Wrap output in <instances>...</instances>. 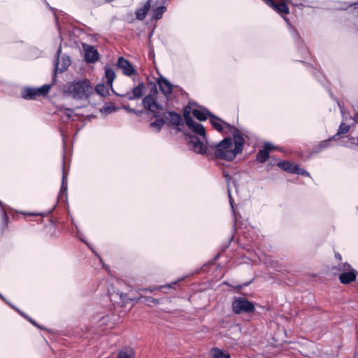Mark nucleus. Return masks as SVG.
Wrapping results in <instances>:
<instances>
[{"label":"nucleus","mask_w":358,"mask_h":358,"mask_svg":"<svg viewBox=\"0 0 358 358\" xmlns=\"http://www.w3.org/2000/svg\"><path fill=\"white\" fill-rule=\"evenodd\" d=\"M210 124L217 131L229 135L213 146L215 156L223 160H233L243 149L245 139L242 132L216 116L210 117Z\"/></svg>","instance_id":"f257e3e1"},{"label":"nucleus","mask_w":358,"mask_h":358,"mask_svg":"<svg viewBox=\"0 0 358 358\" xmlns=\"http://www.w3.org/2000/svg\"><path fill=\"white\" fill-rule=\"evenodd\" d=\"M190 113H192L199 120H205L209 117L213 116L210 114L206 109L203 108H194L189 106L184 110V117L186 122V124L194 133L199 135V136H190L189 141V146L191 150L199 154H205L207 151L206 131L203 126L199 122H195L192 117Z\"/></svg>","instance_id":"f03ea898"},{"label":"nucleus","mask_w":358,"mask_h":358,"mask_svg":"<svg viewBox=\"0 0 358 358\" xmlns=\"http://www.w3.org/2000/svg\"><path fill=\"white\" fill-rule=\"evenodd\" d=\"M64 92L73 99L87 101L94 94V88L89 80L82 79L68 83Z\"/></svg>","instance_id":"7ed1b4c3"},{"label":"nucleus","mask_w":358,"mask_h":358,"mask_svg":"<svg viewBox=\"0 0 358 358\" xmlns=\"http://www.w3.org/2000/svg\"><path fill=\"white\" fill-rule=\"evenodd\" d=\"M126 291L129 292V289L127 285L122 282H117L115 290H114L113 292H110L111 300L115 301L117 303H126L129 300H136V301H138L140 299H143L144 302L147 303L148 304L151 303L156 304L159 303L158 299L150 296H143L141 293H139V296L137 298L129 296L127 293H126Z\"/></svg>","instance_id":"20e7f679"},{"label":"nucleus","mask_w":358,"mask_h":358,"mask_svg":"<svg viewBox=\"0 0 358 358\" xmlns=\"http://www.w3.org/2000/svg\"><path fill=\"white\" fill-rule=\"evenodd\" d=\"M157 92L155 91L152 94L146 96L143 100V104L153 116L159 117L164 115L165 109L157 101Z\"/></svg>","instance_id":"39448f33"},{"label":"nucleus","mask_w":358,"mask_h":358,"mask_svg":"<svg viewBox=\"0 0 358 358\" xmlns=\"http://www.w3.org/2000/svg\"><path fill=\"white\" fill-rule=\"evenodd\" d=\"M231 308L236 314H250L254 313V303L245 297H234L231 303Z\"/></svg>","instance_id":"423d86ee"},{"label":"nucleus","mask_w":358,"mask_h":358,"mask_svg":"<svg viewBox=\"0 0 358 358\" xmlns=\"http://www.w3.org/2000/svg\"><path fill=\"white\" fill-rule=\"evenodd\" d=\"M50 89L49 85H43L38 88H25L22 92V96L25 99H34L38 96L46 95Z\"/></svg>","instance_id":"0eeeda50"},{"label":"nucleus","mask_w":358,"mask_h":358,"mask_svg":"<svg viewBox=\"0 0 358 358\" xmlns=\"http://www.w3.org/2000/svg\"><path fill=\"white\" fill-rule=\"evenodd\" d=\"M278 166L282 170L290 173L304 176H310V173L299 166L298 164L289 161H282L278 162Z\"/></svg>","instance_id":"6e6552de"},{"label":"nucleus","mask_w":358,"mask_h":358,"mask_svg":"<svg viewBox=\"0 0 358 358\" xmlns=\"http://www.w3.org/2000/svg\"><path fill=\"white\" fill-rule=\"evenodd\" d=\"M264 2L272 7L280 15L289 13V8L287 4L280 0H264Z\"/></svg>","instance_id":"1a4fd4ad"},{"label":"nucleus","mask_w":358,"mask_h":358,"mask_svg":"<svg viewBox=\"0 0 358 358\" xmlns=\"http://www.w3.org/2000/svg\"><path fill=\"white\" fill-rule=\"evenodd\" d=\"M117 67L120 69L122 73L127 76H131L136 74V71L132 64L123 57H120L118 59Z\"/></svg>","instance_id":"9d476101"},{"label":"nucleus","mask_w":358,"mask_h":358,"mask_svg":"<svg viewBox=\"0 0 358 358\" xmlns=\"http://www.w3.org/2000/svg\"><path fill=\"white\" fill-rule=\"evenodd\" d=\"M145 90V85L143 83L138 84L135 87L131 92H129L125 94V96L129 100H134L142 96Z\"/></svg>","instance_id":"9b49d317"},{"label":"nucleus","mask_w":358,"mask_h":358,"mask_svg":"<svg viewBox=\"0 0 358 358\" xmlns=\"http://www.w3.org/2000/svg\"><path fill=\"white\" fill-rule=\"evenodd\" d=\"M84 48L85 59L87 62H94L98 60L99 53L94 47L85 45Z\"/></svg>","instance_id":"f8f14e48"},{"label":"nucleus","mask_w":358,"mask_h":358,"mask_svg":"<svg viewBox=\"0 0 358 358\" xmlns=\"http://www.w3.org/2000/svg\"><path fill=\"white\" fill-rule=\"evenodd\" d=\"M71 61L69 57L64 56L60 59L57 61L55 64V71L56 72H63L67 69V68L70 66Z\"/></svg>","instance_id":"ddd939ff"},{"label":"nucleus","mask_w":358,"mask_h":358,"mask_svg":"<svg viewBox=\"0 0 358 358\" xmlns=\"http://www.w3.org/2000/svg\"><path fill=\"white\" fill-rule=\"evenodd\" d=\"M158 85L162 92L168 95L172 92L173 85L166 78H161L158 80Z\"/></svg>","instance_id":"4468645a"},{"label":"nucleus","mask_w":358,"mask_h":358,"mask_svg":"<svg viewBox=\"0 0 358 358\" xmlns=\"http://www.w3.org/2000/svg\"><path fill=\"white\" fill-rule=\"evenodd\" d=\"M177 282H178V281H174L171 283H168V284L161 285V286H153V287H146V288H142V289H139L137 292L139 293H141L142 292H152L156 290H162L164 289H171V288H174V285H176L177 284Z\"/></svg>","instance_id":"2eb2a0df"},{"label":"nucleus","mask_w":358,"mask_h":358,"mask_svg":"<svg viewBox=\"0 0 358 358\" xmlns=\"http://www.w3.org/2000/svg\"><path fill=\"white\" fill-rule=\"evenodd\" d=\"M151 8V1H148L142 8L136 11V17L138 20H142L148 14L150 15Z\"/></svg>","instance_id":"dca6fc26"},{"label":"nucleus","mask_w":358,"mask_h":358,"mask_svg":"<svg viewBox=\"0 0 358 358\" xmlns=\"http://www.w3.org/2000/svg\"><path fill=\"white\" fill-rule=\"evenodd\" d=\"M166 8L164 6L154 7L151 6L150 15L152 20H159L162 18Z\"/></svg>","instance_id":"f3484780"},{"label":"nucleus","mask_w":358,"mask_h":358,"mask_svg":"<svg viewBox=\"0 0 358 358\" xmlns=\"http://www.w3.org/2000/svg\"><path fill=\"white\" fill-rule=\"evenodd\" d=\"M357 274L353 272V270L348 272H344L339 275L341 282L343 284H348L354 281L356 278Z\"/></svg>","instance_id":"a211bd4d"},{"label":"nucleus","mask_w":358,"mask_h":358,"mask_svg":"<svg viewBox=\"0 0 358 358\" xmlns=\"http://www.w3.org/2000/svg\"><path fill=\"white\" fill-rule=\"evenodd\" d=\"M210 354L213 358H230L229 353L217 348L212 349Z\"/></svg>","instance_id":"6ab92c4d"},{"label":"nucleus","mask_w":358,"mask_h":358,"mask_svg":"<svg viewBox=\"0 0 358 358\" xmlns=\"http://www.w3.org/2000/svg\"><path fill=\"white\" fill-rule=\"evenodd\" d=\"M105 76L106 78L107 79V83L108 85L111 87L113 81L115 78V71L112 69L106 66L105 67Z\"/></svg>","instance_id":"aec40b11"},{"label":"nucleus","mask_w":358,"mask_h":358,"mask_svg":"<svg viewBox=\"0 0 358 358\" xmlns=\"http://www.w3.org/2000/svg\"><path fill=\"white\" fill-rule=\"evenodd\" d=\"M341 113L343 115V122L339 127L337 134H346L350 129V126L345 122V121L347 120V117H345L344 113L343 112V110H341Z\"/></svg>","instance_id":"412c9836"},{"label":"nucleus","mask_w":358,"mask_h":358,"mask_svg":"<svg viewBox=\"0 0 358 358\" xmlns=\"http://www.w3.org/2000/svg\"><path fill=\"white\" fill-rule=\"evenodd\" d=\"M134 352L131 348H124L119 353L118 358H134Z\"/></svg>","instance_id":"4be33fe9"},{"label":"nucleus","mask_w":358,"mask_h":358,"mask_svg":"<svg viewBox=\"0 0 358 358\" xmlns=\"http://www.w3.org/2000/svg\"><path fill=\"white\" fill-rule=\"evenodd\" d=\"M164 124V120L162 118H157L150 124V127L155 131H159Z\"/></svg>","instance_id":"5701e85b"},{"label":"nucleus","mask_w":358,"mask_h":358,"mask_svg":"<svg viewBox=\"0 0 358 358\" xmlns=\"http://www.w3.org/2000/svg\"><path fill=\"white\" fill-rule=\"evenodd\" d=\"M268 158V152L266 150H265L264 148L261 150L257 155V160L260 163L264 162L265 161L267 160Z\"/></svg>","instance_id":"b1692460"},{"label":"nucleus","mask_w":358,"mask_h":358,"mask_svg":"<svg viewBox=\"0 0 358 358\" xmlns=\"http://www.w3.org/2000/svg\"><path fill=\"white\" fill-rule=\"evenodd\" d=\"M73 111L69 108L61 110V116L64 121H67L73 117Z\"/></svg>","instance_id":"393cba45"},{"label":"nucleus","mask_w":358,"mask_h":358,"mask_svg":"<svg viewBox=\"0 0 358 358\" xmlns=\"http://www.w3.org/2000/svg\"><path fill=\"white\" fill-rule=\"evenodd\" d=\"M67 192V173L65 172V170H63V176H62V187H61V192L66 193Z\"/></svg>","instance_id":"a878e982"},{"label":"nucleus","mask_w":358,"mask_h":358,"mask_svg":"<svg viewBox=\"0 0 358 358\" xmlns=\"http://www.w3.org/2000/svg\"><path fill=\"white\" fill-rule=\"evenodd\" d=\"M95 91L102 96H105L108 92L107 88L102 84L97 85L95 87Z\"/></svg>","instance_id":"bb28decb"},{"label":"nucleus","mask_w":358,"mask_h":358,"mask_svg":"<svg viewBox=\"0 0 358 358\" xmlns=\"http://www.w3.org/2000/svg\"><path fill=\"white\" fill-rule=\"evenodd\" d=\"M331 139H328V140H325V141H321L319 145H318V147H319V151L320 150H322L326 148H327L329 145V142H330Z\"/></svg>","instance_id":"cd10ccee"},{"label":"nucleus","mask_w":358,"mask_h":358,"mask_svg":"<svg viewBox=\"0 0 358 358\" xmlns=\"http://www.w3.org/2000/svg\"><path fill=\"white\" fill-rule=\"evenodd\" d=\"M0 206L2 207V209H1V216H2V218H3V221L5 222V224H7V220H8V215H7L6 210L3 208V205H2L1 201H0Z\"/></svg>","instance_id":"c85d7f7f"},{"label":"nucleus","mask_w":358,"mask_h":358,"mask_svg":"<svg viewBox=\"0 0 358 358\" xmlns=\"http://www.w3.org/2000/svg\"><path fill=\"white\" fill-rule=\"evenodd\" d=\"M264 148L269 152L270 150L274 149V146L270 143H266L264 145Z\"/></svg>","instance_id":"c756f323"},{"label":"nucleus","mask_w":358,"mask_h":358,"mask_svg":"<svg viewBox=\"0 0 358 358\" xmlns=\"http://www.w3.org/2000/svg\"><path fill=\"white\" fill-rule=\"evenodd\" d=\"M103 110L105 112H108V113H112V112H114L116 110L114 106H109V107H106L103 108Z\"/></svg>","instance_id":"7c9ffc66"},{"label":"nucleus","mask_w":358,"mask_h":358,"mask_svg":"<svg viewBox=\"0 0 358 358\" xmlns=\"http://www.w3.org/2000/svg\"><path fill=\"white\" fill-rule=\"evenodd\" d=\"M61 50H62V49H61V46H59V49H58V50H57V55H58V56H59V55L60 54Z\"/></svg>","instance_id":"2f4dec72"},{"label":"nucleus","mask_w":358,"mask_h":358,"mask_svg":"<svg viewBox=\"0 0 358 358\" xmlns=\"http://www.w3.org/2000/svg\"><path fill=\"white\" fill-rule=\"evenodd\" d=\"M125 108H126L127 110H128L129 111H130V112H134V110L131 109V108H127V107H125Z\"/></svg>","instance_id":"473e14b6"},{"label":"nucleus","mask_w":358,"mask_h":358,"mask_svg":"<svg viewBox=\"0 0 358 358\" xmlns=\"http://www.w3.org/2000/svg\"><path fill=\"white\" fill-rule=\"evenodd\" d=\"M0 298L3 300V301H6L5 298L3 297V296L0 293Z\"/></svg>","instance_id":"72a5a7b5"},{"label":"nucleus","mask_w":358,"mask_h":358,"mask_svg":"<svg viewBox=\"0 0 358 358\" xmlns=\"http://www.w3.org/2000/svg\"><path fill=\"white\" fill-rule=\"evenodd\" d=\"M29 321L31 322V323L34 324V322L33 321H31V320H29Z\"/></svg>","instance_id":"f704fd0d"},{"label":"nucleus","mask_w":358,"mask_h":358,"mask_svg":"<svg viewBox=\"0 0 358 358\" xmlns=\"http://www.w3.org/2000/svg\"><path fill=\"white\" fill-rule=\"evenodd\" d=\"M357 5H358V3H357Z\"/></svg>","instance_id":"c9c22d12"},{"label":"nucleus","mask_w":358,"mask_h":358,"mask_svg":"<svg viewBox=\"0 0 358 358\" xmlns=\"http://www.w3.org/2000/svg\"><path fill=\"white\" fill-rule=\"evenodd\" d=\"M357 274H358V273H357Z\"/></svg>","instance_id":"e433bc0d"}]
</instances>
